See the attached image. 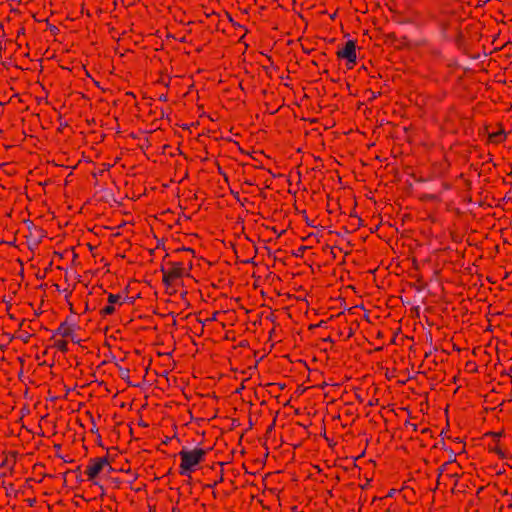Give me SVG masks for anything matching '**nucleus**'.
<instances>
[{
  "label": "nucleus",
  "mask_w": 512,
  "mask_h": 512,
  "mask_svg": "<svg viewBox=\"0 0 512 512\" xmlns=\"http://www.w3.org/2000/svg\"><path fill=\"white\" fill-rule=\"evenodd\" d=\"M337 57L339 59H346L348 63L352 64L349 68H352L356 64V43L353 40H348L341 50L337 51Z\"/></svg>",
  "instance_id": "obj_7"
},
{
  "label": "nucleus",
  "mask_w": 512,
  "mask_h": 512,
  "mask_svg": "<svg viewBox=\"0 0 512 512\" xmlns=\"http://www.w3.org/2000/svg\"><path fill=\"white\" fill-rule=\"evenodd\" d=\"M242 467L245 470V474H249L250 476H255L256 475L255 472H251V471L248 470V467H247L246 463H243Z\"/></svg>",
  "instance_id": "obj_29"
},
{
  "label": "nucleus",
  "mask_w": 512,
  "mask_h": 512,
  "mask_svg": "<svg viewBox=\"0 0 512 512\" xmlns=\"http://www.w3.org/2000/svg\"><path fill=\"white\" fill-rule=\"evenodd\" d=\"M123 303L124 302H128L129 304H134L135 302V298L134 297H129L128 295L124 296L123 298Z\"/></svg>",
  "instance_id": "obj_27"
},
{
  "label": "nucleus",
  "mask_w": 512,
  "mask_h": 512,
  "mask_svg": "<svg viewBox=\"0 0 512 512\" xmlns=\"http://www.w3.org/2000/svg\"><path fill=\"white\" fill-rule=\"evenodd\" d=\"M251 149H252L251 152H247L249 155H251V153H255L254 146H251Z\"/></svg>",
  "instance_id": "obj_58"
},
{
  "label": "nucleus",
  "mask_w": 512,
  "mask_h": 512,
  "mask_svg": "<svg viewBox=\"0 0 512 512\" xmlns=\"http://www.w3.org/2000/svg\"><path fill=\"white\" fill-rule=\"evenodd\" d=\"M248 9H249V8H245V9H243V10H242V9H240V11H241L243 14H247V13H248Z\"/></svg>",
  "instance_id": "obj_54"
},
{
  "label": "nucleus",
  "mask_w": 512,
  "mask_h": 512,
  "mask_svg": "<svg viewBox=\"0 0 512 512\" xmlns=\"http://www.w3.org/2000/svg\"><path fill=\"white\" fill-rule=\"evenodd\" d=\"M121 299H122V295H120V294L108 293V304L105 305L99 311V314L101 315V317L105 318L109 315L114 314L116 311L115 304H119V305L123 304V302H121Z\"/></svg>",
  "instance_id": "obj_9"
},
{
  "label": "nucleus",
  "mask_w": 512,
  "mask_h": 512,
  "mask_svg": "<svg viewBox=\"0 0 512 512\" xmlns=\"http://www.w3.org/2000/svg\"><path fill=\"white\" fill-rule=\"evenodd\" d=\"M97 444L101 447H103V444H102V438H101V435L98 433V436H97Z\"/></svg>",
  "instance_id": "obj_38"
},
{
  "label": "nucleus",
  "mask_w": 512,
  "mask_h": 512,
  "mask_svg": "<svg viewBox=\"0 0 512 512\" xmlns=\"http://www.w3.org/2000/svg\"><path fill=\"white\" fill-rule=\"evenodd\" d=\"M408 424L412 427V429H413L414 431H416V430H417V426H416V424H410V423H408Z\"/></svg>",
  "instance_id": "obj_53"
},
{
  "label": "nucleus",
  "mask_w": 512,
  "mask_h": 512,
  "mask_svg": "<svg viewBox=\"0 0 512 512\" xmlns=\"http://www.w3.org/2000/svg\"><path fill=\"white\" fill-rule=\"evenodd\" d=\"M244 168H245L244 173H246L248 170L254 169L255 166L251 165V164H246V165H244Z\"/></svg>",
  "instance_id": "obj_32"
},
{
  "label": "nucleus",
  "mask_w": 512,
  "mask_h": 512,
  "mask_svg": "<svg viewBox=\"0 0 512 512\" xmlns=\"http://www.w3.org/2000/svg\"><path fill=\"white\" fill-rule=\"evenodd\" d=\"M243 182H256V178L255 177H252V178H244Z\"/></svg>",
  "instance_id": "obj_39"
},
{
  "label": "nucleus",
  "mask_w": 512,
  "mask_h": 512,
  "mask_svg": "<svg viewBox=\"0 0 512 512\" xmlns=\"http://www.w3.org/2000/svg\"><path fill=\"white\" fill-rule=\"evenodd\" d=\"M68 337H69V338L71 339V341H72V342H74V343H79V342H80V340H79V339H76V336H75V334H74V331L72 332V336H68Z\"/></svg>",
  "instance_id": "obj_33"
},
{
  "label": "nucleus",
  "mask_w": 512,
  "mask_h": 512,
  "mask_svg": "<svg viewBox=\"0 0 512 512\" xmlns=\"http://www.w3.org/2000/svg\"><path fill=\"white\" fill-rule=\"evenodd\" d=\"M80 469H81V466H78V467H77L73 472H75V473H80V472H81V470H80Z\"/></svg>",
  "instance_id": "obj_51"
},
{
  "label": "nucleus",
  "mask_w": 512,
  "mask_h": 512,
  "mask_svg": "<svg viewBox=\"0 0 512 512\" xmlns=\"http://www.w3.org/2000/svg\"><path fill=\"white\" fill-rule=\"evenodd\" d=\"M445 451H447L449 454V460L454 459V461H456V453L452 449L445 448Z\"/></svg>",
  "instance_id": "obj_26"
},
{
  "label": "nucleus",
  "mask_w": 512,
  "mask_h": 512,
  "mask_svg": "<svg viewBox=\"0 0 512 512\" xmlns=\"http://www.w3.org/2000/svg\"><path fill=\"white\" fill-rule=\"evenodd\" d=\"M256 276H257V273H256V270H254L252 273H251V277L252 278H255V280L252 282L251 284V288L253 290H256Z\"/></svg>",
  "instance_id": "obj_28"
},
{
  "label": "nucleus",
  "mask_w": 512,
  "mask_h": 512,
  "mask_svg": "<svg viewBox=\"0 0 512 512\" xmlns=\"http://www.w3.org/2000/svg\"><path fill=\"white\" fill-rule=\"evenodd\" d=\"M258 209V232H272L278 238L284 232V229L273 224L274 220H269L264 216L262 204L258 205Z\"/></svg>",
  "instance_id": "obj_5"
},
{
  "label": "nucleus",
  "mask_w": 512,
  "mask_h": 512,
  "mask_svg": "<svg viewBox=\"0 0 512 512\" xmlns=\"http://www.w3.org/2000/svg\"><path fill=\"white\" fill-rule=\"evenodd\" d=\"M249 498H250V505H252L253 500H254V498H255V495H254L252 492H250V493H249Z\"/></svg>",
  "instance_id": "obj_43"
},
{
  "label": "nucleus",
  "mask_w": 512,
  "mask_h": 512,
  "mask_svg": "<svg viewBox=\"0 0 512 512\" xmlns=\"http://www.w3.org/2000/svg\"><path fill=\"white\" fill-rule=\"evenodd\" d=\"M159 100H160V101H167V96L163 94V95H161V96L159 97Z\"/></svg>",
  "instance_id": "obj_45"
},
{
  "label": "nucleus",
  "mask_w": 512,
  "mask_h": 512,
  "mask_svg": "<svg viewBox=\"0 0 512 512\" xmlns=\"http://www.w3.org/2000/svg\"><path fill=\"white\" fill-rule=\"evenodd\" d=\"M243 390L252 392L256 398V382L251 378V375L242 380L241 386L236 390V392L242 393Z\"/></svg>",
  "instance_id": "obj_12"
},
{
  "label": "nucleus",
  "mask_w": 512,
  "mask_h": 512,
  "mask_svg": "<svg viewBox=\"0 0 512 512\" xmlns=\"http://www.w3.org/2000/svg\"><path fill=\"white\" fill-rule=\"evenodd\" d=\"M73 328L71 325L67 323V321H63L60 323L56 331L54 332L52 338L55 335H61L62 337L66 338L68 336H72Z\"/></svg>",
  "instance_id": "obj_13"
},
{
  "label": "nucleus",
  "mask_w": 512,
  "mask_h": 512,
  "mask_svg": "<svg viewBox=\"0 0 512 512\" xmlns=\"http://www.w3.org/2000/svg\"><path fill=\"white\" fill-rule=\"evenodd\" d=\"M107 459L94 457L90 458L88 461V465L86 466L85 475L87 476V480L92 482L94 485H98L97 478L101 474V472L106 468Z\"/></svg>",
  "instance_id": "obj_4"
},
{
  "label": "nucleus",
  "mask_w": 512,
  "mask_h": 512,
  "mask_svg": "<svg viewBox=\"0 0 512 512\" xmlns=\"http://www.w3.org/2000/svg\"><path fill=\"white\" fill-rule=\"evenodd\" d=\"M169 268L163 265L160 268L162 272V282L166 287L172 286L177 279H180L185 274L183 261H168L166 263Z\"/></svg>",
  "instance_id": "obj_3"
},
{
  "label": "nucleus",
  "mask_w": 512,
  "mask_h": 512,
  "mask_svg": "<svg viewBox=\"0 0 512 512\" xmlns=\"http://www.w3.org/2000/svg\"><path fill=\"white\" fill-rule=\"evenodd\" d=\"M70 311H71L72 313H74L73 305H72V304H70Z\"/></svg>",
  "instance_id": "obj_62"
},
{
  "label": "nucleus",
  "mask_w": 512,
  "mask_h": 512,
  "mask_svg": "<svg viewBox=\"0 0 512 512\" xmlns=\"http://www.w3.org/2000/svg\"><path fill=\"white\" fill-rule=\"evenodd\" d=\"M31 337H33V334H30L26 331H23L22 334L18 335L17 338L21 339L23 343L27 344L29 343Z\"/></svg>",
  "instance_id": "obj_22"
},
{
  "label": "nucleus",
  "mask_w": 512,
  "mask_h": 512,
  "mask_svg": "<svg viewBox=\"0 0 512 512\" xmlns=\"http://www.w3.org/2000/svg\"><path fill=\"white\" fill-rule=\"evenodd\" d=\"M7 465V458H5L1 463H0V468H3Z\"/></svg>",
  "instance_id": "obj_44"
},
{
  "label": "nucleus",
  "mask_w": 512,
  "mask_h": 512,
  "mask_svg": "<svg viewBox=\"0 0 512 512\" xmlns=\"http://www.w3.org/2000/svg\"><path fill=\"white\" fill-rule=\"evenodd\" d=\"M54 448L58 451L61 449V444H55L54 445Z\"/></svg>",
  "instance_id": "obj_48"
},
{
  "label": "nucleus",
  "mask_w": 512,
  "mask_h": 512,
  "mask_svg": "<svg viewBox=\"0 0 512 512\" xmlns=\"http://www.w3.org/2000/svg\"><path fill=\"white\" fill-rule=\"evenodd\" d=\"M183 252H191L192 254H194V253H195L194 249H192V248H185V247H183V248H180V249H176V250L174 251V254H175V255H179V254H181V253H183Z\"/></svg>",
  "instance_id": "obj_24"
},
{
  "label": "nucleus",
  "mask_w": 512,
  "mask_h": 512,
  "mask_svg": "<svg viewBox=\"0 0 512 512\" xmlns=\"http://www.w3.org/2000/svg\"><path fill=\"white\" fill-rule=\"evenodd\" d=\"M119 451L117 447H110L107 448L106 455H104L102 458L107 459V465L110 466L115 462L116 457H118Z\"/></svg>",
  "instance_id": "obj_14"
},
{
  "label": "nucleus",
  "mask_w": 512,
  "mask_h": 512,
  "mask_svg": "<svg viewBox=\"0 0 512 512\" xmlns=\"http://www.w3.org/2000/svg\"><path fill=\"white\" fill-rule=\"evenodd\" d=\"M7 345L0 344V350L4 351L6 349Z\"/></svg>",
  "instance_id": "obj_50"
},
{
  "label": "nucleus",
  "mask_w": 512,
  "mask_h": 512,
  "mask_svg": "<svg viewBox=\"0 0 512 512\" xmlns=\"http://www.w3.org/2000/svg\"><path fill=\"white\" fill-rule=\"evenodd\" d=\"M262 74H264L266 78L272 79L276 74V68L273 65L264 64V69L260 70V68H258V77L262 76Z\"/></svg>",
  "instance_id": "obj_15"
},
{
  "label": "nucleus",
  "mask_w": 512,
  "mask_h": 512,
  "mask_svg": "<svg viewBox=\"0 0 512 512\" xmlns=\"http://www.w3.org/2000/svg\"><path fill=\"white\" fill-rule=\"evenodd\" d=\"M253 422L251 417V411H249V428L245 431V433L242 434L240 441L248 434L249 431L252 430Z\"/></svg>",
  "instance_id": "obj_25"
},
{
  "label": "nucleus",
  "mask_w": 512,
  "mask_h": 512,
  "mask_svg": "<svg viewBox=\"0 0 512 512\" xmlns=\"http://www.w3.org/2000/svg\"><path fill=\"white\" fill-rule=\"evenodd\" d=\"M106 469H107V472H108V473H111V472H113V471H116V470H117V469H116V468H114L112 465H110V466H106Z\"/></svg>",
  "instance_id": "obj_37"
},
{
  "label": "nucleus",
  "mask_w": 512,
  "mask_h": 512,
  "mask_svg": "<svg viewBox=\"0 0 512 512\" xmlns=\"http://www.w3.org/2000/svg\"><path fill=\"white\" fill-rule=\"evenodd\" d=\"M172 512H181V510L179 508H177V507H173L172 508Z\"/></svg>",
  "instance_id": "obj_49"
},
{
  "label": "nucleus",
  "mask_w": 512,
  "mask_h": 512,
  "mask_svg": "<svg viewBox=\"0 0 512 512\" xmlns=\"http://www.w3.org/2000/svg\"><path fill=\"white\" fill-rule=\"evenodd\" d=\"M54 254L57 255V257H62V255L59 252H54Z\"/></svg>",
  "instance_id": "obj_61"
},
{
  "label": "nucleus",
  "mask_w": 512,
  "mask_h": 512,
  "mask_svg": "<svg viewBox=\"0 0 512 512\" xmlns=\"http://www.w3.org/2000/svg\"><path fill=\"white\" fill-rule=\"evenodd\" d=\"M239 347H249V341L247 339L241 340L239 342Z\"/></svg>",
  "instance_id": "obj_31"
},
{
  "label": "nucleus",
  "mask_w": 512,
  "mask_h": 512,
  "mask_svg": "<svg viewBox=\"0 0 512 512\" xmlns=\"http://www.w3.org/2000/svg\"><path fill=\"white\" fill-rule=\"evenodd\" d=\"M264 184L266 185V187H269L268 179H265V180H264Z\"/></svg>",
  "instance_id": "obj_59"
},
{
  "label": "nucleus",
  "mask_w": 512,
  "mask_h": 512,
  "mask_svg": "<svg viewBox=\"0 0 512 512\" xmlns=\"http://www.w3.org/2000/svg\"><path fill=\"white\" fill-rule=\"evenodd\" d=\"M244 30H245V33L240 37L239 42L244 43V44H245V47H246V49H247V48H248V44L244 42V38H245V36H246V34H247V32H248V29H247V28H244Z\"/></svg>",
  "instance_id": "obj_30"
},
{
  "label": "nucleus",
  "mask_w": 512,
  "mask_h": 512,
  "mask_svg": "<svg viewBox=\"0 0 512 512\" xmlns=\"http://www.w3.org/2000/svg\"><path fill=\"white\" fill-rule=\"evenodd\" d=\"M272 316L273 313L269 309H265L258 313V323L262 327V333L266 330L269 340L272 338V333L275 330Z\"/></svg>",
  "instance_id": "obj_8"
},
{
  "label": "nucleus",
  "mask_w": 512,
  "mask_h": 512,
  "mask_svg": "<svg viewBox=\"0 0 512 512\" xmlns=\"http://www.w3.org/2000/svg\"><path fill=\"white\" fill-rule=\"evenodd\" d=\"M27 502H28V505H29L30 507H33V506L35 505V503H36V499H35V498H33V499H27Z\"/></svg>",
  "instance_id": "obj_34"
},
{
  "label": "nucleus",
  "mask_w": 512,
  "mask_h": 512,
  "mask_svg": "<svg viewBox=\"0 0 512 512\" xmlns=\"http://www.w3.org/2000/svg\"><path fill=\"white\" fill-rule=\"evenodd\" d=\"M460 465L453 460H448L439 467V473L437 477V485L443 484L444 486L451 485L455 488L458 484V478L460 476Z\"/></svg>",
  "instance_id": "obj_2"
},
{
  "label": "nucleus",
  "mask_w": 512,
  "mask_h": 512,
  "mask_svg": "<svg viewBox=\"0 0 512 512\" xmlns=\"http://www.w3.org/2000/svg\"><path fill=\"white\" fill-rule=\"evenodd\" d=\"M126 95L129 97H133L134 99L136 98V96L133 92H127Z\"/></svg>",
  "instance_id": "obj_46"
},
{
  "label": "nucleus",
  "mask_w": 512,
  "mask_h": 512,
  "mask_svg": "<svg viewBox=\"0 0 512 512\" xmlns=\"http://www.w3.org/2000/svg\"><path fill=\"white\" fill-rule=\"evenodd\" d=\"M254 182H242L241 183V195L251 197L253 194Z\"/></svg>",
  "instance_id": "obj_16"
},
{
  "label": "nucleus",
  "mask_w": 512,
  "mask_h": 512,
  "mask_svg": "<svg viewBox=\"0 0 512 512\" xmlns=\"http://www.w3.org/2000/svg\"><path fill=\"white\" fill-rule=\"evenodd\" d=\"M244 69H245V73L248 75L249 79L251 81H253L254 75L252 74V71H251L253 69V63L252 62L246 63Z\"/></svg>",
  "instance_id": "obj_23"
},
{
  "label": "nucleus",
  "mask_w": 512,
  "mask_h": 512,
  "mask_svg": "<svg viewBox=\"0 0 512 512\" xmlns=\"http://www.w3.org/2000/svg\"><path fill=\"white\" fill-rule=\"evenodd\" d=\"M168 256H169V254H168V253H167V254H165V256L163 257V261H165V260H166V258H167Z\"/></svg>",
  "instance_id": "obj_64"
},
{
  "label": "nucleus",
  "mask_w": 512,
  "mask_h": 512,
  "mask_svg": "<svg viewBox=\"0 0 512 512\" xmlns=\"http://www.w3.org/2000/svg\"><path fill=\"white\" fill-rule=\"evenodd\" d=\"M273 239H277L272 232H258V242H262V246H258V254L266 252L268 255L271 253V249L267 246V243L271 242Z\"/></svg>",
  "instance_id": "obj_11"
},
{
  "label": "nucleus",
  "mask_w": 512,
  "mask_h": 512,
  "mask_svg": "<svg viewBox=\"0 0 512 512\" xmlns=\"http://www.w3.org/2000/svg\"><path fill=\"white\" fill-rule=\"evenodd\" d=\"M128 289H129V287H128V286H126V288H125V289H124V291H123V293L125 294V296H126V295H128V292H129V290H128Z\"/></svg>",
  "instance_id": "obj_52"
},
{
  "label": "nucleus",
  "mask_w": 512,
  "mask_h": 512,
  "mask_svg": "<svg viewBox=\"0 0 512 512\" xmlns=\"http://www.w3.org/2000/svg\"><path fill=\"white\" fill-rule=\"evenodd\" d=\"M47 353H48V351H47V349H46V350H44V351H43V353H42V354H43V356H45V355H47Z\"/></svg>",
  "instance_id": "obj_63"
},
{
  "label": "nucleus",
  "mask_w": 512,
  "mask_h": 512,
  "mask_svg": "<svg viewBox=\"0 0 512 512\" xmlns=\"http://www.w3.org/2000/svg\"><path fill=\"white\" fill-rule=\"evenodd\" d=\"M50 31L52 32V34H53V35H56V34H57V32L59 31V29H58L56 26H52V27L50 28Z\"/></svg>",
  "instance_id": "obj_36"
},
{
  "label": "nucleus",
  "mask_w": 512,
  "mask_h": 512,
  "mask_svg": "<svg viewBox=\"0 0 512 512\" xmlns=\"http://www.w3.org/2000/svg\"><path fill=\"white\" fill-rule=\"evenodd\" d=\"M266 481H267V478H264L263 479V485L266 487ZM277 492L278 490L277 489H273V488H270V489H264L263 491V495L266 496V494L268 493L270 496H271V502L272 503H276L278 501V495H277Z\"/></svg>",
  "instance_id": "obj_18"
},
{
  "label": "nucleus",
  "mask_w": 512,
  "mask_h": 512,
  "mask_svg": "<svg viewBox=\"0 0 512 512\" xmlns=\"http://www.w3.org/2000/svg\"><path fill=\"white\" fill-rule=\"evenodd\" d=\"M244 83H245V80H244V79H242V80L240 81V87H241L242 89H244V88H243V84H244Z\"/></svg>",
  "instance_id": "obj_57"
},
{
  "label": "nucleus",
  "mask_w": 512,
  "mask_h": 512,
  "mask_svg": "<svg viewBox=\"0 0 512 512\" xmlns=\"http://www.w3.org/2000/svg\"><path fill=\"white\" fill-rule=\"evenodd\" d=\"M91 432H96L98 433V428H96L95 426L91 429Z\"/></svg>",
  "instance_id": "obj_56"
},
{
  "label": "nucleus",
  "mask_w": 512,
  "mask_h": 512,
  "mask_svg": "<svg viewBox=\"0 0 512 512\" xmlns=\"http://www.w3.org/2000/svg\"><path fill=\"white\" fill-rule=\"evenodd\" d=\"M25 32V28L24 27H21L18 32H17V37H19L21 34H24Z\"/></svg>",
  "instance_id": "obj_41"
},
{
  "label": "nucleus",
  "mask_w": 512,
  "mask_h": 512,
  "mask_svg": "<svg viewBox=\"0 0 512 512\" xmlns=\"http://www.w3.org/2000/svg\"><path fill=\"white\" fill-rule=\"evenodd\" d=\"M235 197H236V199L240 202V200H242L241 191H240V192H237V193L235 194Z\"/></svg>",
  "instance_id": "obj_42"
},
{
  "label": "nucleus",
  "mask_w": 512,
  "mask_h": 512,
  "mask_svg": "<svg viewBox=\"0 0 512 512\" xmlns=\"http://www.w3.org/2000/svg\"><path fill=\"white\" fill-rule=\"evenodd\" d=\"M210 450L211 448L204 449L201 447H195L192 450L182 448L179 452L181 459L179 474L182 476H190L191 473L197 470L199 464L205 461V457Z\"/></svg>",
  "instance_id": "obj_1"
},
{
  "label": "nucleus",
  "mask_w": 512,
  "mask_h": 512,
  "mask_svg": "<svg viewBox=\"0 0 512 512\" xmlns=\"http://www.w3.org/2000/svg\"><path fill=\"white\" fill-rule=\"evenodd\" d=\"M252 368H256V362L254 363V365H249L248 366V369L251 370Z\"/></svg>",
  "instance_id": "obj_55"
},
{
  "label": "nucleus",
  "mask_w": 512,
  "mask_h": 512,
  "mask_svg": "<svg viewBox=\"0 0 512 512\" xmlns=\"http://www.w3.org/2000/svg\"><path fill=\"white\" fill-rule=\"evenodd\" d=\"M53 347L57 348L62 353L68 352V342L64 339L56 340L53 344Z\"/></svg>",
  "instance_id": "obj_19"
},
{
  "label": "nucleus",
  "mask_w": 512,
  "mask_h": 512,
  "mask_svg": "<svg viewBox=\"0 0 512 512\" xmlns=\"http://www.w3.org/2000/svg\"><path fill=\"white\" fill-rule=\"evenodd\" d=\"M258 503H260V504H261L263 511H264V510H270V506H266V505H264V504H263V500H259V499H258Z\"/></svg>",
  "instance_id": "obj_35"
},
{
  "label": "nucleus",
  "mask_w": 512,
  "mask_h": 512,
  "mask_svg": "<svg viewBox=\"0 0 512 512\" xmlns=\"http://www.w3.org/2000/svg\"><path fill=\"white\" fill-rule=\"evenodd\" d=\"M246 238H247V239L252 243V245H253V248H254V256H253V257H251V258H248V259H243V260H241V262H243V263H245V264H247V263H251V264H253V265H255V266H256V261H255V259H256V241L252 240V239H251L250 237H248V236H246Z\"/></svg>",
  "instance_id": "obj_21"
},
{
  "label": "nucleus",
  "mask_w": 512,
  "mask_h": 512,
  "mask_svg": "<svg viewBox=\"0 0 512 512\" xmlns=\"http://www.w3.org/2000/svg\"><path fill=\"white\" fill-rule=\"evenodd\" d=\"M246 484H247V485H250V486H254V485H255L254 481H250V479H247V480L245 481V484L243 485V487H245V485H246Z\"/></svg>",
  "instance_id": "obj_40"
},
{
  "label": "nucleus",
  "mask_w": 512,
  "mask_h": 512,
  "mask_svg": "<svg viewBox=\"0 0 512 512\" xmlns=\"http://www.w3.org/2000/svg\"><path fill=\"white\" fill-rule=\"evenodd\" d=\"M255 198L256 195H251V197L248 196H242V200H240L241 205L246 210V215L244 220L247 222H256L254 207H255Z\"/></svg>",
  "instance_id": "obj_10"
},
{
  "label": "nucleus",
  "mask_w": 512,
  "mask_h": 512,
  "mask_svg": "<svg viewBox=\"0 0 512 512\" xmlns=\"http://www.w3.org/2000/svg\"><path fill=\"white\" fill-rule=\"evenodd\" d=\"M139 425H141V426H143V427H146V426H147V424H146V423H144V422L139 423Z\"/></svg>",
  "instance_id": "obj_60"
},
{
  "label": "nucleus",
  "mask_w": 512,
  "mask_h": 512,
  "mask_svg": "<svg viewBox=\"0 0 512 512\" xmlns=\"http://www.w3.org/2000/svg\"><path fill=\"white\" fill-rule=\"evenodd\" d=\"M253 311H254V309H253V308H250V309L245 308V313H246V314L251 313V312H253Z\"/></svg>",
  "instance_id": "obj_47"
},
{
  "label": "nucleus",
  "mask_w": 512,
  "mask_h": 512,
  "mask_svg": "<svg viewBox=\"0 0 512 512\" xmlns=\"http://www.w3.org/2000/svg\"><path fill=\"white\" fill-rule=\"evenodd\" d=\"M277 165L275 161L263 151H258V179L263 177L265 173L273 178L276 174Z\"/></svg>",
  "instance_id": "obj_6"
},
{
  "label": "nucleus",
  "mask_w": 512,
  "mask_h": 512,
  "mask_svg": "<svg viewBox=\"0 0 512 512\" xmlns=\"http://www.w3.org/2000/svg\"><path fill=\"white\" fill-rule=\"evenodd\" d=\"M264 64L265 65H273L272 64V61H271V58L266 55L265 53H258V66H260V70L264 69Z\"/></svg>",
  "instance_id": "obj_17"
},
{
  "label": "nucleus",
  "mask_w": 512,
  "mask_h": 512,
  "mask_svg": "<svg viewBox=\"0 0 512 512\" xmlns=\"http://www.w3.org/2000/svg\"><path fill=\"white\" fill-rule=\"evenodd\" d=\"M489 138L496 143H500L505 140L506 136L503 131L495 132L489 135Z\"/></svg>",
  "instance_id": "obj_20"
}]
</instances>
